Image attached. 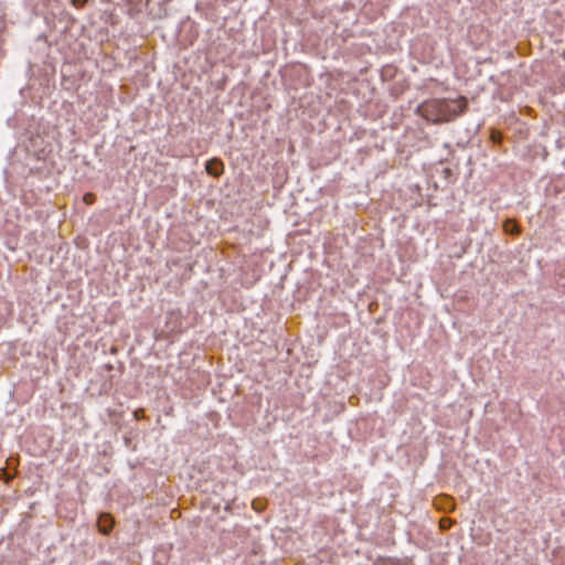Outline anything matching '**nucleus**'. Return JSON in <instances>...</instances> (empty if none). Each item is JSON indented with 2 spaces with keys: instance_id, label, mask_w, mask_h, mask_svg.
I'll use <instances>...</instances> for the list:
<instances>
[{
  "instance_id": "1",
  "label": "nucleus",
  "mask_w": 565,
  "mask_h": 565,
  "mask_svg": "<svg viewBox=\"0 0 565 565\" xmlns=\"http://www.w3.org/2000/svg\"><path fill=\"white\" fill-rule=\"evenodd\" d=\"M439 109L443 110L444 108L451 113V117H456L463 113L466 107V100H461L459 103L452 102V103H446V102H438Z\"/></svg>"
},
{
  "instance_id": "2",
  "label": "nucleus",
  "mask_w": 565,
  "mask_h": 565,
  "mask_svg": "<svg viewBox=\"0 0 565 565\" xmlns=\"http://www.w3.org/2000/svg\"><path fill=\"white\" fill-rule=\"evenodd\" d=\"M205 169L209 174L218 177L221 173H223L224 166L221 160L214 158L206 162Z\"/></svg>"
},
{
  "instance_id": "3",
  "label": "nucleus",
  "mask_w": 565,
  "mask_h": 565,
  "mask_svg": "<svg viewBox=\"0 0 565 565\" xmlns=\"http://www.w3.org/2000/svg\"><path fill=\"white\" fill-rule=\"evenodd\" d=\"M98 529L99 531L107 535L113 529L114 521L109 514H102L98 519Z\"/></svg>"
},
{
  "instance_id": "4",
  "label": "nucleus",
  "mask_w": 565,
  "mask_h": 565,
  "mask_svg": "<svg viewBox=\"0 0 565 565\" xmlns=\"http://www.w3.org/2000/svg\"><path fill=\"white\" fill-rule=\"evenodd\" d=\"M514 226V223H512L511 221H508L504 225L507 232H512Z\"/></svg>"
},
{
  "instance_id": "5",
  "label": "nucleus",
  "mask_w": 565,
  "mask_h": 565,
  "mask_svg": "<svg viewBox=\"0 0 565 565\" xmlns=\"http://www.w3.org/2000/svg\"><path fill=\"white\" fill-rule=\"evenodd\" d=\"M73 2L76 4V6H82L86 2V0H73Z\"/></svg>"
},
{
  "instance_id": "6",
  "label": "nucleus",
  "mask_w": 565,
  "mask_h": 565,
  "mask_svg": "<svg viewBox=\"0 0 565 565\" xmlns=\"http://www.w3.org/2000/svg\"><path fill=\"white\" fill-rule=\"evenodd\" d=\"M90 196H92L90 194H86V195L84 196L85 202H86V203H88V204H89V203H92V201H90Z\"/></svg>"
}]
</instances>
